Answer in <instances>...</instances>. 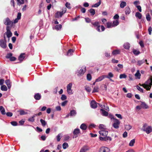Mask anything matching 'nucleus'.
Here are the masks:
<instances>
[{
  "label": "nucleus",
  "mask_w": 152,
  "mask_h": 152,
  "mask_svg": "<svg viewBox=\"0 0 152 152\" xmlns=\"http://www.w3.org/2000/svg\"><path fill=\"white\" fill-rule=\"evenodd\" d=\"M76 111L74 110H72L70 111V115L71 116H75L76 115Z\"/></svg>",
  "instance_id": "nucleus-27"
},
{
  "label": "nucleus",
  "mask_w": 152,
  "mask_h": 152,
  "mask_svg": "<svg viewBox=\"0 0 152 152\" xmlns=\"http://www.w3.org/2000/svg\"><path fill=\"white\" fill-rule=\"evenodd\" d=\"M137 89L141 92L143 93V89L138 86H136Z\"/></svg>",
  "instance_id": "nucleus-53"
},
{
  "label": "nucleus",
  "mask_w": 152,
  "mask_h": 152,
  "mask_svg": "<svg viewBox=\"0 0 152 152\" xmlns=\"http://www.w3.org/2000/svg\"><path fill=\"white\" fill-rule=\"evenodd\" d=\"M135 76L136 77V78L138 79H140V78L141 74L139 70H137L136 73L135 74Z\"/></svg>",
  "instance_id": "nucleus-19"
},
{
  "label": "nucleus",
  "mask_w": 152,
  "mask_h": 152,
  "mask_svg": "<svg viewBox=\"0 0 152 152\" xmlns=\"http://www.w3.org/2000/svg\"><path fill=\"white\" fill-rule=\"evenodd\" d=\"M80 132V129H75L73 132V134L74 135H77Z\"/></svg>",
  "instance_id": "nucleus-26"
},
{
  "label": "nucleus",
  "mask_w": 152,
  "mask_h": 152,
  "mask_svg": "<svg viewBox=\"0 0 152 152\" xmlns=\"http://www.w3.org/2000/svg\"><path fill=\"white\" fill-rule=\"evenodd\" d=\"M131 12L130 8L129 7H127L125 8V14L126 15L129 14Z\"/></svg>",
  "instance_id": "nucleus-23"
},
{
  "label": "nucleus",
  "mask_w": 152,
  "mask_h": 152,
  "mask_svg": "<svg viewBox=\"0 0 152 152\" xmlns=\"http://www.w3.org/2000/svg\"><path fill=\"white\" fill-rule=\"evenodd\" d=\"M67 91L69 94L71 95L73 94L72 90L71 89L67 90Z\"/></svg>",
  "instance_id": "nucleus-60"
},
{
  "label": "nucleus",
  "mask_w": 152,
  "mask_h": 152,
  "mask_svg": "<svg viewBox=\"0 0 152 152\" xmlns=\"http://www.w3.org/2000/svg\"><path fill=\"white\" fill-rule=\"evenodd\" d=\"M99 129H101V130H104L106 129L105 126L103 124H100L99 126Z\"/></svg>",
  "instance_id": "nucleus-38"
},
{
  "label": "nucleus",
  "mask_w": 152,
  "mask_h": 152,
  "mask_svg": "<svg viewBox=\"0 0 152 152\" xmlns=\"http://www.w3.org/2000/svg\"><path fill=\"white\" fill-rule=\"evenodd\" d=\"M5 83L7 86L8 88H10L11 87V84L10 80H6Z\"/></svg>",
  "instance_id": "nucleus-33"
},
{
  "label": "nucleus",
  "mask_w": 152,
  "mask_h": 152,
  "mask_svg": "<svg viewBox=\"0 0 152 152\" xmlns=\"http://www.w3.org/2000/svg\"><path fill=\"white\" fill-rule=\"evenodd\" d=\"M100 110L101 111V113L103 116H107L108 115V113L104 110L102 109H100Z\"/></svg>",
  "instance_id": "nucleus-14"
},
{
  "label": "nucleus",
  "mask_w": 152,
  "mask_h": 152,
  "mask_svg": "<svg viewBox=\"0 0 152 152\" xmlns=\"http://www.w3.org/2000/svg\"><path fill=\"white\" fill-rule=\"evenodd\" d=\"M135 16L138 18L139 19H141L142 18V15L140 13L137 12L136 13Z\"/></svg>",
  "instance_id": "nucleus-34"
},
{
  "label": "nucleus",
  "mask_w": 152,
  "mask_h": 152,
  "mask_svg": "<svg viewBox=\"0 0 152 152\" xmlns=\"http://www.w3.org/2000/svg\"><path fill=\"white\" fill-rule=\"evenodd\" d=\"M108 116L109 118H110L111 120L113 121L114 120V119H116L114 118V116L111 114H109Z\"/></svg>",
  "instance_id": "nucleus-54"
},
{
  "label": "nucleus",
  "mask_w": 152,
  "mask_h": 152,
  "mask_svg": "<svg viewBox=\"0 0 152 152\" xmlns=\"http://www.w3.org/2000/svg\"><path fill=\"white\" fill-rule=\"evenodd\" d=\"M105 78L104 75H103L100 76L96 80L95 82L100 81L102 80Z\"/></svg>",
  "instance_id": "nucleus-18"
},
{
  "label": "nucleus",
  "mask_w": 152,
  "mask_h": 152,
  "mask_svg": "<svg viewBox=\"0 0 152 152\" xmlns=\"http://www.w3.org/2000/svg\"><path fill=\"white\" fill-rule=\"evenodd\" d=\"M97 103L95 101H92L91 102V106L93 108H96L97 107Z\"/></svg>",
  "instance_id": "nucleus-13"
},
{
  "label": "nucleus",
  "mask_w": 152,
  "mask_h": 152,
  "mask_svg": "<svg viewBox=\"0 0 152 152\" xmlns=\"http://www.w3.org/2000/svg\"><path fill=\"white\" fill-rule=\"evenodd\" d=\"M86 71V67L83 69H81L77 72V75L79 76H80L83 75Z\"/></svg>",
  "instance_id": "nucleus-10"
},
{
  "label": "nucleus",
  "mask_w": 152,
  "mask_h": 152,
  "mask_svg": "<svg viewBox=\"0 0 152 152\" xmlns=\"http://www.w3.org/2000/svg\"><path fill=\"white\" fill-rule=\"evenodd\" d=\"M20 114L21 115H26L27 114V112L23 110H21L20 111Z\"/></svg>",
  "instance_id": "nucleus-47"
},
{
  "label": "nucleus",
  "mask_w": 152,
  "mask_h": 152,
  "mask_svg": "<svg viewBox=\"0 0 152 152\" xmlns=\"http://www.w3.org/2000/svg\"><path fill=\"white\" fill-rule=\"evenodd\" d=\"M99 91V88L97 86H95L94 88L92 93L97 92Z\"/></svg>",
  "instance_id": "nucleus-42"
},
{
  "label": "nucleus",
  "mask_w": 152,
  "mask_h": 152,
  "mask_svg": "<svg viewBox=\"0 0 152 152\" xmlns=\"http://www.w3.org/2000/svg\"><path fill=\"white\" fill-rule=\"evenodd\" d=\"M72 86V83H69L67 86V90L71 89Z\"/></svg>",
  "instance_id": "nucleus-48"
},
{
  "label": "nucleus",
  "mask_w": 152,
  "mask_h": 152,
  "mask_svg": "<svg viewBox=\"0 0 152 152\" xmlns=\"http://www.w3.org/2000/svg\"><path fill=\"white\" fill-rule=\"evenodd\" d=\"M107 27L108 28L113 27L112 23L110 22H107Z\"/></svg>",
  "instance_id": "nucleus-41"
},
{
  "label": "nucleus",
  "mask_w": 152,
  "mask_h": 152,
  "mask_svg": "<svg viewBox=\"0 0 152 152\" xmlns=\"http://www.w3.org/2000/svg\"><path fill=\"white\" fill-rule=\"evenodd\" d=\"M112 140L111 138L109 137H104V141H107L108 140H109L110 141H111Z\"/></svg>",
  "instance_id": "nucleus-51"
},
{
  "label": "nucleus",
  "mask_w": 152,
  "mask_h": 152,
  "mask_svg": "<svg viewBox=\"0 0 152 152\" xmlns=\"http://www.w3.org/2000/svg\"><path fill=\"white\" fill-rule=\"evenodd\" d=\"M121 50H113L112 52V54L113 55H116L117 54H119L120 53Z\"/></svg>",
  "instance_id": "nucleus-25"
},
{
  "label": "nucleus",
  "mask_w": 152,
  "mask_h": 152,
  "mask_svg": "<svg viewBox=\"0 0 152 152\" xmlns=\"http://www.w3.org/2000/svg\"><path fill=\"white\" fill-rule=\"evenodd\" d=\"M35 117V115H34L32 117L29 118L28 119V121L30 122H33L34 121V117Z\"/></svg>",
  "instance_id": "nucleus-43"
},
{
  "label": "nucleus",
  "mask_w": 152,
  "mask_h": 152,
  "mask_svg": "<svg viewBox=\"0 0 152 152\" xmlns=\"http://www.w3.org/2000/svg\"><path fill=\"white\" fill-rule=\"evenodd\" d=\"M135 139H133L132 140H131V141H130V142L129 144V146H131V147L133 146L134 145V144L135 143Z\"/></svg>",
  "instance_id": "nucleus-37"
},
{
  "label": "nucleus",
  "mask_w": 152,
  "mask_h": 152,
  "mask_svg": "<svg viewBox=\"0 0 152 152\" xmlns=\"http://www.w3.org/2000/svg\"><path fill=\"white\" fill-rule=\"evenodd\" d=\"M147 60L143 59L141 60L138 61L137 62V64L139 66L141 65L145 62H147Z\"/></svg>",
  "instance_id": "nucleus-16"
},
{
  "label": "nucleus",
  "mask_w": 152,
  "mask_h": 152,
  "mask_svg": "<svg viewBox=\"0 0 152 152\" xmlns=\"http://www.w3.org/2000/svg\"><path fill=\"white\" fill-rule=\"evenodd\" d=\"M1 90L2 91H7V88L6 86L5 85H3L1 88Z\"/></svg>",
  "instance_id": "nucleus-39"
},
{
  "label": "nucleus",
  "mask_w": 152,
  "mask_h": 152,
  "mask_svg": "<svg viewBox=\"0 0 152 152\" xmlns=\"http://www.w3.org/2000/svg\"><path fill=\"white\" fill-rule=\"evenodd\" d=\"M87 149L84 148H82L80 150V152H86Z\"/></svg>",
  "instance_id": "nucleus-64"
},
{
  "label": "nucleus",
  "mask_w": 152,
  "mask_h": 152,
  "mask_svg": "<svg viewBox=\"0 0 152 152\" xmlns=\"http://www.w3.org/2000/svg\"><path fill=\"white\" fill-rule=\"evenodd\" d=\"M101 1H99L98 3L95 4L94 5H92V7H98V6H99L100 5V4H101Z\"/></svg>",
  "instance_id": "nucleus-31"
},
{
  "label": "nucleus",
  "mask_w": 152,
  "mask_h": 152,
  "mask_svg": "<svg viewBox=\"0 0 152 152\" xmlns=\"http://www.w3.org/2000/svg\"><path fill=\"white\" fill-rule=\"evenodd\" d=\"M62 28V25L61 24L56 25L55 27V28L57 30H60Z\"/></svg>",
  "instance_id": "nucleus-35"
},
{
  "label": "nucleus",
  "mask_w": 152,
  "mask_h": 152,
  "mask_svg": "<svg viewBox=\"0 0 152 152\" xmlns=\"http://www.w3.org/2000/svg\"><path fill=\"white\" fill-rule=\"evenodd\" d=\"M91 15H94L95 13V10L94 9L91 8L89 10Z\"/></svg>",
  "instance_id": "nucleus-40"
},
{
  "label": "nucleus",
  "mask_w": 152,
  "mask_h": 152,
  "mask_svg": "<svg viewBox=\"0 0 152 152\" xmlns=\"http://www.w3.org/2000/svg\"><path fill=\"white\" fill-rule=\"evenodd\" d=\"M126 3L124 1H121L120 7L121 8H124L126 5Z\"/></svg>",
  "instance_id": "nucleus-22"
},
{
  "label": "nucleus",
  "mask_w": 152,
  "mask_h": 152,
  "mask_svg": "<svg viewBox=\"0 0 152 152\" xmlns=\"http://www.w3.org/2000/svg\"><path fill=\"white\" fill-rule=\"evenodd\" d=\"M146 18L147 21H150L151 20V18L149 13H148L146 15Z\"/></svg>",
  "instance_id": "nucleus-52"
},
{
  "label": "nucleus",
  "mask_w": 152,
  "mask_h": 152,
  "mask_svg": "<svg viewBox=\"0 0 152 152\" xmlns=\"http://www.w3.org/2000/svg\"><path fill=\"white\" fill-rule=\"evenodd\" d=\"M24 55V53H21L19 57V60L20 61H22L25 58Z\"/></svg>",
  "instance_id": "nucleus-24"
},
{
  "label": "nucleus",
  "mask_w": 152,
  "mask_h": 152,
  "mask_svg": "<svg viewBox=\"0 0 152 152\" xmlns=\"http://www.w3.org/2000/svg\"><path fill=\"white\" fill-rule=\"evenodd\" d=\"M8 116L11 117L12 115V113L11 112H7L6 114Z\"/></svg>",
  "instance_id": "nucleus-62"
},
{
  "label": "nucleus",
  "mask_w": 152,
  "mask_h": 152,
  "mask_svg": "<svg viewBox=\"0 0 152 152\" xmlns=\"http://www.w3.org/2000/svg\"><path fill=\"white\" fill-rule=\"evenodd\" d=\"M148 31L149 34L151 35V32L152 31V28L151 26L149 27L148 28Z\"/></svg>",
  "instance_id": "nucleus-59"
},
{
  "label": "nucleus",
  "mask_w": 152,
  "mask_h": 152,
  "mask_svg": "<svg viewBox=\"0 0 152 152\" xmlns=\"http://www.w3.org/2000/svg\"><path fill=\"white\" fill-rule=\"evenodd\" d=\"M62 147L64 149H65L68 147V145L67 143L64 142L63 144Z\"/></svg>",
  "instance_id": "nucleus-44"
},
{
  "label": "nucleus",
  "mask_w": 152,
  "mask_h": 152,
  "mask_svg": "<svg viewBox=\"0 0 152 152\" xmlns=\"http://www.w3.org/2000/svg\"><path fill=\"white\" fill-rule=\"evenodd\" d=\"M140 106L142 108L145 109H147L148 108V105L145 102H142Z\"/></svg>",
  "instance_id": "nucleus-17"
},
{
  "label": "nucleus",
  "mask_w": 152,
  "mask_h": 152,
  "mask_svg": "<svg viewBox=\"0 0 152 152\" xmlns=\"http://www.w3.org/2000/svg\"><path fill=\"white\" fill-rule=\"evenodd\" d=\"M0 111L2 114L4 115L6 114L5 109L2 106H0Z\"/></svg>",
  "instance_id": "nucleus-21"
},
{
  "label": "nucleus",
  "mask_w": 152,
  "mask_h": 152,
  "mask_svg": "<svg viewBox=\"0 0 152 152\" xmlns=\"http://www.w3.org/2000/svg\"><path fill=\"white\" fill-rule=\"evenodd\" d=\"M99 133L101 135L106 137L108 134V132L106 129L102 130L99 131Z\"/></svg>",
  "instance_id": "nucleus-8"
},
{
  "label": "nucleus",
  "mask_w": 152,
  "mask_h": 152,
  "mask_svg": "<svg viewBox=\"0 0 152 152\" xmlns=\"http://www.w3.org/2000/svg\"><path fill=\"white\" fill-rule=\"evenodd\" d=\"M133 52L134 54L136 55H138L140 53L139 51L134 49H133Z\"/></svg>",
  "instance_id": "nucleus-45"
},
{
  "label": "nucleus",
  "mask_w": 152,
  "mask_h": 152,
  "mask_svg": "<svg viewBox=\"0 0 152 152\" xmlns=\"http://www.w3.org/2000/svg\"><path fill=\"white\" fill-rule=\"evenodd\" d=\"M127 77V76L125 74H121L119 76V78L120 79L126 78Z\"/></svg>",
  "instance_id": "nucleus-49"
},
{
  "label": "nucleus",
  "mask_w": 152,
  "mask_h": 152,
  "mask_svg": "<svg viewBox=\"0 0 152 152\" xmlns=\"http://www.w3.org/2000/svg\"><path fill=\"white\" fill-rule=\"evenodd\" d=\"M21 13L18 12L17 14V18L18 19L20 20L21 18Z\"/></svg>",
  "instance_id": "nucleus-61"
},
{
  "label": "nucleus",
  "mask_w": 152,
  "mask_h": 152,
  "mask_svg": "<svg viewBox=\"0 0 152 152\" xmlns=\"http://www.w3.org/2000/svg\"><path fill=\"white\" fill-rule=\"evenodd\" d=\"M6 30L7 32H6V34L7 35V37L9 38L12 36V34L10 30V26H7Z\"/></svg>",
  "instance_id": "nucleus-7"
},
{
  "label": "nucleus",
  "mask_w": 152,
  "mask_h": 152,
  "mask_svg": "<svg viewBox=\"0 0 152 152\" xmlns=\"http://www.w3.org/2000/svg\"><path fill=\"white\" fill-rule=\"evenodd\" d=\"M12 53H10L7 54L6 57L7 58H10V59L11 56H12Z\"/></svg>",
  "instance_id": "nucleus-57"
},
{
  "label": "nucleus",
  "mask_w": 152,
  "mask_h": 152,
  "mask_svg": "<svg viewBox=\"0 0 152 152\" xmlns=\"http://www.w3.org/2000/svg\"><path fill=\"white\" fill-rule=\"evenodd\" d=\"M142 130L145 132L147 134H149L152 132V127L151 126H148L145 123L143 124Z\"/></svg>",
  "instance_id": "nucleus-3"
},
{
  "label": "nucleus",
  "mask_w": 152,
  "mask_h": 152,
  "mask_svg": "<svg viewBox=\"0 0 152 152\" xmlns=\"http://www.w3.org/2000/svg\"><path fill=\"white\" fill-rule=\"evenodd\" d=\"M70 138V137L68 135H66L64 136V140L65 141L68 140Z\"/></svg>",
  "instance_id": "nucleus-50"
},
{
  "label": "nucleus",
  "mask_w": 152,
  "mask_h": 152,
  "mask_svg": "<svg viewBox=\"0 0 152 152\" xmlns=\"http://www.w3.org/2000/svg\"><path fill=\"white\" fill-rule=\"evenodd\" d=\"M119 22L118 20H116L113 21L112 23V25L113 27L117 26L119 24Z\"/></svg>",
  "instance_id": "nucleus-29"
},
{
  "label": "nucleus",
  "mask_w": 152,
  "mask_h": 152,
  "mask_svg": "<svg viewBox=\"0 0 152 152\" xmlns=\"http://www.w3.org/2000/svg\"><path fill=\"white\" fill-rule=\"evenodd\" d=\"M125 129L127 131L129 130L132 128V126L129 124L125 125Z\"/></svg>",
  "instance_id": "nucleus-30"
},
{
  "label": "nucleus",
  "mask_w": 152,
  "mask_h": 152,
  "mask_svg": "<svg viewBox=\"0 0 152 152\" xmlns=\"http://www.w3.org/2000/svg\"><path fill=\"white\" fill-rule=\"evenodd\" d=\"M140 86H142L147 91H149L152 86V77L149 79L145 82L143 84L139 83V84Z\"/></svg>",
  "instance_id": "nucleus-1"
},
{
  "label": "nucleus",
  "mask_w": 152,
  "mask_h": 152,
  "mask_svg": "<svg viewBox=\"0 0 152 152\" xmlns=\"http://www.w3.org/2000/svg\"><path fill=\"white\" fill-rule=\"evenodd\" d=\"M120 121L117 119H114L112 124L113 126L115 129H118L119 128Z\"/></svg>",
  "instance_id": "nucleus-5"
},
{
  "label": "nucleus",
  "mask_w": 152,
  "mask_h": 152,
  "mask_svg": "<svg viewBox=\"0 0 152 152\" xmlns=\"http://www.w3.org/2000/svg\"><path fill=\"white\" fill-rule=\"evenodd\" d=\"M91 24L96 29L97 31L99 32H101V31L100 29V23L99 22L96 21L95 22H91ZM101 31H102L104 30L105 28L103 26H101Z\"/></svg>",
  "instance_id": "nucleus-2"
},
{
  "label": "nucleus",
  "mask_w": 152,
  "mask_h": 152,
  "mask_svg": "<svg viewBox=\"0 0 152 152\" xmlns=\"http://www.w3.org/2000/svg\"><path fill=\"white\" fill-rule=\"evenodd\" d=\"M123 46L126 49H129L130 47V45L128 42H126L124 44Z\"/></svg>",
  "instance_id": "nucleus-20"
},
{
  "label": "nucleus",
  "mask_w": 152,
  "mask_h": 152,
  "mask_svg": "<svg viewBox=\"0 0 152 152\" xmlns=\"http://www.w3.org/2000/svg\"><path fill=\"white\" fill-rule=\"evenodd\" d=\"M0 46L4 48H6V45L4 40L3 39L0 40Z\"/></svg>",
  "instance_id": "nucleus-12"
},
{
  "label": "nucleus",
  "mask_w": 152,
  "mask_h": 152,
  "mask_svg": "<svg viewBox=\"0 0 152 152\" xmlns=\"http://www.w3.org/2000/svg\"><path fill=\"white\" fill-rule=\"evenodd\" d=\"M65 6L68 9H70L71 8V7H70V4L68 2H67L66 3Z\"/></svg>",
  "instance_id": "nucleus-56"
},
{
  "label": "nucleus",
  "mask_w": 152,
  "mask_h": 152,
  "mask_svg": "<svg viewBox=\"0 0 152 152\" xmlns=\"http://www.w3.org/2000/svg\"><path fill=\"white\" fill-rule=\"evenodd\" d=\"M61 137V133L59 134L58 135L56 136L57 141L59 142L60 140Z\"/></svg>",
  "instance_id": "nucleus-46"
},
{
  "label": "nucleus",
  "mask_w": 152,
  "mask_h": 152,
  "mask_svg": "<svg viewBox=\"0 0 152 152\" xmlns=\"http://www.w3.org/2000/svg\"><path fill=\"white\" fill-rule=\"evenodd\" d=\"M87 79L88 80L90 81L91 80V76L90 74H88L87 75Z\"/></svg>",
  "instance_id": "nucleus-58"
},
{
  "label": "nucleus",
  "mask_w": 152,
  "mask_h": 152,
  "mask_svg": "<svg viewBox=\"0 0 152 152\" xmlns=\"http://www.w3.org/2000/svg\"><path fill=\"white\" fill-rule=\"evenodd\" d=\"M67 98V97L66 96L64 95V94H62L61 95V99L62 100H66Z\"/></svg>",
  "instance_id": "nucleus-55"
},
{
  "label": "nucleus",
  "mask_w": 152,
  "mask_h": 152,
  "mask_svg": "<svg viewBox=\"0 0 152 152\" xmlns=\"http://www.w3.org/2000/svg\"><path fill=\"white\" fill-rule=\"evenodd\" d=\"M34 98L36 100H39L41 98V95L39 93L35 94L34 95Z\"/></svg>",
  "instance_id": "nucleus-15"
},
{
  "label": "nucleus",
  "mask_w": 152,
  "mask_h": 152,
  "mask_svg": "<svg viewBox=\"0 0 152 152\" xmlns=\"http://www.w3.org/2000/svg\"><path fill=\"white\" fill-rule=\"evenodd\" d=\"M114 75L111 72H109L108 73V75H104V77L105 78H108L110 79V80L112 82H114V81L111 78H112L113 77Z\"/></svg>",
  "instance_id": "nucleus-9"
},
{
  "label": "nucleus",
  "mask_w": 152,
  "mask_h": 152,
  "mask_svg": "<svg viewBox=\"0 0 152 152\" xmlns=\"http://www.w3.org/2000/svg\"><path fill=\"white\" fill-rule=\"evenodd\" d=\"M115 115L118 118H119L121 119H122V115L121 114H115Z\"/></svg>",
  "instance_id": "nucleus-63"
},
{
  "label": "nucleus",
  "mask_w": 152,
  "mask_h": 152,
  "mask_svg": "<svg viewBox=\"0 0 152 152\" xmlns=\"http://www.w3.org/2000/svg\"><path fill=\"white\" fill-rule=\"evenodd\" d=\"M4 23L7 26L11 25L12 23V22L8 18H6L5 20L4 21Z\"/></svg>",
  "instance_id": "nucleus-11"
},
{
  "label": "nucleus",
  "mask_w": 152,
  "mask_h": 152,
  "mask_svg": "<svg viewBox=\"0 0 152 152\" xmlns=\"http://www.w3.org/2000/svg\"><path fill=\"white\" fill-rule=\"evenodd\" d=\"M74 52V50L72 49H69L67 53V55L68 56H71L72 54V53Z\"/></svg>",
  "instance_id": "nucleus-28"
},
{
  "label": "nucleus",
  "mask_w": 152,
  "mask_h": 152,
  "mask_svg": "<svg viewBox=\"0 0 152 152\" xmlns=\"http://www.w3.org/2000/svg\"><path fill=\"white\" fill-rule=\"evenodd\" d=\"M110 149L105 146H102L99 148V152H110Z\"/></svg>",
  "instance_id": "nucleus-6"
},
{
  "label": "nucleus",
  "mask_w": 152,
  "mask_h": 152,
  "mask_svg": "<svg viewBox=\"0 0 152 152\" xmlns=\"http://www.w3.org/2000/svg\"><path fill=\"white\" fill-rule=\"evenodd\" d=\"M40 121L42 124V125L43 126H45L47 124V123L45 121L42 119H41L40 120Z\"/></svg>",
  "instance_id": "nucleus-36"
},
{
  "label": "nucleus",
  "mask_w": 152,
  "mask_h": 152,
  "mask_svg": "<svg viewBox=\"0 0 152 152\" xmlns=\"http://www.w3.org/2000/svg\"><path fill=\"white\" fill-rule=\"evenodd\" d=\"M80 128L83 130H85L87 128V126L85 124H83L81 125Z\"/></svg>",
  "instance_id": "nucleus-32"
},
{
  "label": "nucleus",
  "mask_w": 152,
  "mask_h": 152,
  "mask_svg": "<svg viewBox=\"0 0 152 152\" xmlns=\"http://www.w3.org/2000/svg\"><path fill=\"white\" fill-rule=\"evenodd\" d=\"M66 9L65 8L63 9L62 11L61 12L57 11L55 14V17L58 18L61 17L66 12Z\"/></svg>",
  "instance_id": "nucleus-4"
}]
</instances>
